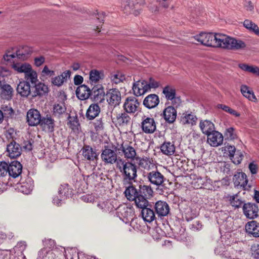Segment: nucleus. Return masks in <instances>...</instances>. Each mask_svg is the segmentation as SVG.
<instances>
[{"mask_svg":"<svg viewBox=\"0 0 259 259\" xmlns=\"http://www.w3.org/2000/svg\"><path fill=\"white\" fill-rule=\"evenodd\" d=\"M148 206H149V204L146 206L138 207L142 208L141 215L143 220L146 222L150 223L155 219V215L153 210L148 207Z\"/></svg>","mask_w":259,"mask_h":259,"instance_id":"30","label":"nucleus"},{"mask_svg":"<svg viewBox=\"0 0 259 259\" xmlns=\"http://www.w3.org/2000/svg\"><path fill=\"white\" fill-rule=\"evenodd\" d=\"M105 93L101 84L94 85L91 89V99L97 103H102L104 100Z\"/></svg>","mask_w":259,"mask_h":259,"instance_id":"11","label":"nucleus"},{"mask_svg":"<svg viewBox=\"0 0 259 259\" xmlns=\"http://www.w3.org/2000/svg\"><path fill=\"white\" fill-rule=\"evenodd\" d=\"M127 3L128 4L125 6V10L129 9L130 10L129 13H131L133 12L135 15H137L139 13V12L138 11H136L135 10H134V9L135 8L134 1H132V0H129L127 2Z\"/></svg>","mask_w":259,"mask_h":259,"instance_id":"59","label":"nucleus"},{"mask_svg":"<svg viewBox=\"0 0 259 259\" xmlns=\"http://www.w3.org/2000/svg\"><path fill=\"white\" fill-rule=\"evenodd\" d=\"M243 155L239 151H237V153L235 154L234 158H233V162L236 164H240L243 160Z\"/></svg>","mask_w":259,"mask_h":259,"instance_id":"60","label":"nucleus"},{"mask_svg":"<svg viewBox=\"0 0 259 259\" xmlns=\"http://www.w3.org/2000/svg\"><path fill=\"white\" fill-rule=\"evenodd\" d=\"M52 83L54 85L60 87L63 84L64 80L61 79L60 75H58L52 79Z\"/></svg>","mask_w":259,"mask_h":259,"instance_id":"62","label":"nucleus"},{"mask_svg":"<svg viewBox=\"0 0 259 259\" xmlns=\"http://www.w3.org/2000/svg\"><path fill=\"white\" fill-rule=\"evenodd\" d=\"M207 142L213 147H218L221 145L223 142L222 134L215 130L209 134H207Z\"/></svg>","mask_w":259,"mask_h":259,"instance_id":"14","label":"nucleus"},{"mask_svg":"<svg viewBox=\"0 0 259 259\" xmlns=\"http://www.w3.org/2000/svg\"><path fill=\"white\" fill-rule=\"evenodd\" d=\"M159 98L155 94L148 95L143 100V105L148 109H153L157 107L159 103Z\"/></svg>","mask_w":259,"mask_h":259,"instance_id":"20","label":"nucleus"},{"mask_svg":"<svg viewBox=\"0 0 259 259\" xmlns=\"http://www.w3.org/2000/svg\"><path fill=\"white\" fill-rule=\"evenodd\" d=\"M136 160L138 161V164L139 167L147 170L156 169V166L154 163L152 158L147 157H137Z\"/></svg>","mask_w":259,"mask_h":259,"instance_id":"13","label":"nucleus"},{"mask_svg":"<svg viewBox=\"0 0 259 259\" xmlns=\"http://www.w3.org/2000/svg\"><path fill=\"white\" fill-rule=\"evenodd\" d=\"M225 150L229 152V156L231 160H233L235 156L236 148L234 146L227 145L225 146Z\"/></svg>","mask_w":259,"mask_h":259,"instance_id":"61","label":"nucleus"},{"mask_svg":"<svg viewBox=\"0 0 259 259\" xmlns=\"http://www.w3.org/2000/svg\"><path fill=\"white\" fill-rule=\"evenodd\" d=\"M101 158L105 165L113 164L119 160L116 151L110 148L109 146H105L102 150Z\"/></svg>","mask_w":259,"mask_h":259,"instance_id":"4","label":"nucleus"},{"mask_svg":"<svg viewBox=\"0 0 259 259\" xmlns=\"http://www.w3.org/2000/svg\"><path fill=\"white\" fill-rule=\"evenodd\" d=\"M91 90L85 84H81L76 90L77 97L80 100H85L91 98Z\"/></svg>","mask_w":259,"mask_h":259,"instance_id":"26","label":"nucleus"},{"mask_svg":"<svg viewBox=\"0 0 259 259\" xmlns=\"http://www.w3.org/2000/svg\"><path fill=\"white\" fill-rule=\"evenodd\" d=\"M17 92L22 97L27 98L32 93L30 85L28 81H20L17 85Z\"/></svg>","mask_w":259,"mask_h":259,"instance_id":"27","label":"nucleus"},{"mask_svg":"<svg viewBox=\"0 0 259 259\" xmlns=\"http://www.w3.org/2000/svg\"><path fill=\"white\" fill-rule=\"evenodd\" d=\"M120 150L123 152L124 157L126 159H136V152L134 147L129 145H121Z\"/></svg>","mask_w":259,"mask_h":259,"instance_id":"32","label":"nucleus"},{"mask_svg":"<svg viewBox=\"0 0 259 259\" xmlns=\"http://www.w3.org/2000/svg\"><path fill=\"white\" fill-rule=\"evenodd\" d=\"M155 212L159 217L166 216L169 212V207L168 204L162 201H158L155 204Z\"/></svg>","mask_w":259,"mask_h":259,"instance_id":"23","label":"nucleus"},{"mask_svg":"<svg viewBox=\"0 0 259 259\" xmlns=\"http://www.w3.org/2000/svg\"><path fill=\"white\" fill-rule=\"evenodd\" d=\"M162 114L165 121L169 123H172L176 120L177 115L176 109L171 106L165 108Z\"/></svg>","mask_w":259,"mask_h":259,"instance_id":"28","label":"nucleus"},{"mask_svg":"<svg viewBox=\"0 0 259 259\" xmlns=\"http://www.w3.org/2000/svg\"><path fill=\"white\" fill-rule=\"evenodd\" d=\"M98 178V176L95 173L87 176L85 179L87 185L91 186L95 185L97 182V179Z\"/></svg>","mask_w":259,"mask_h":259,"instance_id":"55","label":"nucleus"},{"mask_svg":"<svg viewBox=\"0 0 259 259\" xmlns=\"http://www.w3.org/2000/svg\"><path fill=\"white\" fill-rule=\"evenodd\" d=\"M2 109L4 111V115L5 114V116L7 118H13L15 112L12 107L6 106L3 107Z\"/></svg>","mask_w":259,"mask_h":259,"instance_id":"56","label":"nucleus"},{"mask_svg":"<svg viewBox=\"0 0 259 259\" xmlns=\"http://www.w3.org/2000/svg\"><path fill=\"white\" fill-rule=\"evenodd\" d=\"M239 67L242 70L259 75V68L249 66L246 64H240Z\"/></svg>","mask_w":259,"mask_h":259,"instance_id":"48","label":"nucleus"},{"mask_svg":"<svg viewBox=\"0 0 259 259\" xmlns=\"http://www.w3.org/2000/svg\"><path fill=\"white\" fill-rule=\"evenodd\" d=\"M125 77L124 74L120 72H117L116 73L111 75L112 80L116 84L119 83L120 82L125 80Z\"/></svg>","mask_w":259,"mask_h":259,"instance_id":"52","label":"nucleus"},{"mask_svg":"<svg viewBox=\"0 0 259 259\" xmlns=\"http://www.w3.org/2000/svg\"><path fill=\"white\" fill-rule=\"evenodd\" d=\"M246 232L254 237H259V223L255 221L248 222L245 225Z\"/></svg>","mask_w":259,"mask_h":259,"instance_id":"31","label":"nucleus"},{"mask_svg":"<svg viewBox=\"0 0 259 259\" xmlns=\"http://www.w3.org/2000/svg\"><path fill=\"white\" fill-rule=\"evenodd\" d=\"M101 108L98 103H93L90 105L87 110L85 116L88 120H93L98 116Z\"/></svg>","mask_w":259,"mask_h":259,"instance_id":"24","label":"nucleus"},{"mask_svg":"<svg viewBox=\"0 0 259 259\" xmlns=\"http://www.w3.org/2000/svg\"><path fill=\"white\" fill-rule=\"evenodd\" d=\"M1 96L5 100H11L13 96V90L10 84H5L1 86Z\"/></svg>","mask_w":259,"mask_h":259,"instance_id":"34","label":"nucleus"},{"mask_svg":"<svg viewBox=\"0 0 259 259\" xmlns=\"http://www.w3.org/2000/svg\"><path fill=\"white\" fill-rule=\"evenodd\" d=\"M90 124L97 133H100L104 130L105 123L103 118H100L96 119L94 121L91 122Z\"/></svg>","mask_w":259,"mask_h":259,"instance_id":"42","label":"nucleus"},{"mask_svg":"<svg viewBox=\"0 0 259 259\" xmlns=\"http://www.w3.org/2000/svg\"><path fill=\"white\" fill-rule=\"evenodd\" d=\"M106 96L107 102L110 106L115 107L120 104L121 100V93L118 89H110Z\"/></svg>","mask_w":259,"mask_h":259,"instance_id":"6","label":"nucleus"},{"mask_svg":"<svg viewBox=\"0 0 259 259\" xmlns=\"http://www.w3.org/2000/svg\"><path fill=\"white\" fill-rule=\"evenodd\" d=\"M159 82L156 81L152 77H150L149 78V81H147V88L146 89V90L148 89L149 91H150L151 89L158 88L159 87Z\"/></svg>","mask_w":259,"mask_h":259,"instance_id":"54","label":"nucleus"},{"mask_svg":"<svg viewBox=\"0 0 259 259\" xmlns=\"http://www.w3.org/2000/svg\"><path fill=\"white\" fill-rule=\"evenodd\" d=\"M243 26L250 31L254 32L255 34L259 36L258 27L252 21L246 19L243 22Z\"/></svg>","mask_w":259,"mask_h":259,"instance_id":"44","label":"nucleus"},{"mask_svg":"<svg viewBox=\"0 0 259 259\" xmlns=\"http://www.w3.org/2000/svg\"><path fill=\"white\" fill-rule=\"evenodd\" d=\"M68 122L67 125L73 131L78 130V127L80 126V123L76 115L74 116H71L70 115L68 117Z\"/></svg>","mask_w":259,"mask_h":259,"instance_id":"46","label":"nucleus"},{"mask_svg":"<svg viewBox=\"0 0 259 259\" xmlns=\"http://www.w3.org/2000/svg\"><path fill=\"white\" fill-rule=\"evenodd\" d=\"M29 183H21L19 190L24 194H29L33 189V185L31 183V181H29Z\"/></svg>","mask_w":259,"mask_h":259,"instance_id":"50","label":"nucleus"},{"mask_svg":"<svg viewBox=\"0 0 259 259\" xmlns=\"http://www.w3.org/2000/svg\"><path fill=\"white\" fill-rule=\"evenodd\" d=\"M161 152L166 155H171L175 152V146L174 142H164L160 146Z\"/></svg>","mask_w":259,"mask_h":259,"instance_id":"36","label":"nucleus"},{"mask_svg":"<svg viewBox=\"0 0 259 259\" xmlns=\"http://www.w3.org/2000/svg\"><path fill=\"white\" fill-rule=\"evenodd\" d=\"M141 127L146 134L153 133L156 130V122L153 118L147 117L142 122Z\"/></svg>","mask_w":259,"mask_h":259,"instance_id":"17","label":"nucleus"},{"mask_svg":"<svg viewBox=\"0 0 259 259\" xmlns=\"http://www.w3.org/2000/svg\"><path fill=\"white\" fill-rule=\"evenodd\" d=\"M103 74L101 71L96 69L92 70L90 72V81L92 83H96L103 78Z\"/></svg>","mask_w":259,"mask_h":259,"instance_id":"47","label":"nucleus"},{"mask_svg":"<svg viewBox=\"0 0 259 259\" xmlns=\"http://www.w3.org/2000/svg\"><path fill=\"white\" fill-rule=\"evenodd\" d=\"M34 85V90L32 92V97L35 98L37 96L42 97L46 95L49 92V88L47 85L42 82L35 83Z\"/></svg>","mask_w":259,"mask_h":259,"instance_id":"29","label":"nucleus"},{"mask_svg":"<svg viewBox=\"0 0 259 259\" xmlns=\"http://www.w3.org/2000/svg\"><path fill=\"white\" fill-rule=\"evenodd\" d=\"M233 181L235 187H240L244 188L247 183L248 180L246 175L243 172H237L233 177Z\"/></svg>","mask_w":259,"mask_h":259,"instance_id":"25","label":"nucleus"},{"mask_svg":"<svg viewBox=\"0 0 259 259\" xmlns=\"http://www.w3.org/2000/svg\"><path fill=\"white\" fill-rule=\"evenodd\" d=\"M225 136L229 140H234L237 138V135L235 133V129L232 127H229L226 130Z\"/></svg>","mask_w":259,"mask_h":259,"instance_id":"53","label":"nucleus"},{"mask_svg":"<svg viewBox=\"0 0 259 259\" xmlns=\"http://www.w3.org/2000/svg\"><path fill=\"white\" fill-rule=\"evenodd\" d=\"M227 198H229V201L231 206L235 208H240L244 204V202L238 198V194L228 195Z\"/></svg>","mask_w":259,"mask_h":259,"instance_id":"41","label":"nucleus"},{"mask_svg":"<svg viewBox=\"0 0 259 259\" xmlns=\"http://www.w3.org/2000/svg\"><path fill=\"white\" fill-rule=\"evenodd\" d=\"M241 92L242 95L249 100L255 101L257 100L252 91L250 90L246 85H242L241 87Z\"/></svg>","mask_w":259,"mask_h":259,"instance_id":"43","label":"nucleus"},{"mask_svg":"<svg viewBox=\"0 0 259 259\" xmlns=\"http://www.w3.org/2000/svg\"><path fill=\"white\" fill-rule=\"evenodd\" d=\"M146 87L147 81L145 80H139L135 81L133 83L132 88L134 95L136 96H140L144 95L149 91L148 89L146 90Z\"/></svg>","mask_w":259,"mask_h":259,"instance_id":"18","label":"nucleus"},{"mask_svg":"<svg viewBox=\"0 0 259 259\" xmlns=\"http://www.w3.org/2000/svg\"><path fill=\"white\" fill-rule=\"evenodd\" d=\"M59 194L62 198L71 197L73 194L72 189L67 184H62L59 189Z\"/></svg>","mask_w":259,"mask_h":259,"instance_id":"40","label":"nucleus"},{"mask_svg":"<svg viewBox=\"0 0 259 259\" xmlns=\"http://www.w3.org/2000/svg\"><path fill=\"white\" fill-rule=\"evenodd\" d=\"M153 191L150 185L139 182L137 185L131 184L126 188L124 193L129 201H134L137 207L146 206L148 199L152 196Z\"/></svg>","mask_w":259,"mask_h":259,"instance_id":"1","label":"nucleus"},{"mask_svg":"<svg viewBox=\"0 0 259 259\" xmlns=\"http://www.w3.org/2000/svg\"><path fill=\"white\" fill-rule=\"evenodd\" d=\"M32 52V48L28 46H23L16 51V55L18 59L25 60L28 58L29 55H30Z\"/></svg>","mask_w":259,"mask_h":259,"instance_id":"35","label":"nucleus"},{"mask_svg":"<svg viewBox=\"0 0 259 259\" xmlns=\"http://www.w3.org/2000/svg\"><path fill=\"white\" fill-rule=\"evenodd\" d=\"M12 68L19 73H26L32 68L31 66L26 63H14Z\"/></svg>","mask_w":259,"mask_h":259,"instance_id":"39","label":"nucleus"},{"mask_svg":"<svg viewBox=\"0 0 259 259\" xmlns=\"http://www.w3.org/2000/svg\"><path fill=\"white\" fill-rule=\"evenodd\" d=\"M118 213H120L121 215L127 220H128V218L133 219L132 217L134 215V213L132 209L127 207H123V208H119Z\"/></svg>","mask_w":259,"mask_h":259,"instance_id":"49","label":"nucleus"},{"mask_svg":"<svg viewBox=\"0 0 259 259\" xmlns=\"http://www.w3.org/2000/svg\"><path fill=\"white\" fill-rule=\"evenodd\" d=\"M217 107L219 109H222L223 111L234 115L235 117H239L240 114L237 112L236 110L231 108L230 107L224 104H218Z\"/></svg>","mask_w":259,"mask_h":259,"instance_id":"51","label":"nucleus"},{"mask_svg":"<svg viewBox=\"0 0 259 259\" xmlns=\"http://www.w3.org/2000/svg\"><path fill=\"white\" fill-rule=\"evenodd\" d=\"M215 34L212 33H200L198 35L194 36L195 39L198 41L200 42L201 44L208 46H214Z\"/></svg>","mask_w":259,"mask_h":259,"instance_id":"8","label":"nucleus"},{"mask_svg":"<svg viewBox=\"0 0 259 259\" xmlns=\"http://www.w3.org/2000/svg\"><path fill=\"white\" fill-rule=\"evenodd\" d=\"M41 116L39 111L35 109H30L26 115V122L30 126L39 125L41 121Z\"/></svg>","mask_w":259,"mask_h":259,"instance_id":"7","label":"nucleus"},{"mask_svg":"<svg viewBox=\"0 0 259 259\" xmlns=\"http://www.w3.org/2000/svg\"><path fill=\"white\" fill-rule=\"evenodd\" d=\"M6 151L10 158H16L21 155L22 148L15 141H12L7 145Z\"/></svg>","mask_w":259,"mask_h":259,"instance_id":"12","label":"nucleus"},{"mask_svg":"<svg viewBox=\"0 0 259 259\" xmlns=\"http://www.w3.org/2000/svg\"><path fill=\"white\" fill-rule=\"evenodd\" d=\"M199 127L202 132L207 136L215 130L214 124L208 120H201Z\"/></svg>","mask_w":259,"mask_h":259,"instance_id":"33","label":"nucleus"},{"mask_svg":"<svg viewBox=\"0 0 259 259\" xmlns=\"http://www.w3.org/2000/svg\"><path fill=\"white\" fill-rule=\"evenodd\" d=\"M25 81L30 82L33 85L38 81L37 73L32 68L25 74Z\"/></svg>","mask_w":259,"mask_h":259,"instance_id":"45","label":"nucleus"},{"mask_svg":"<svg viewBox=\"0 0 259 259\" xmlns=\"http://www.w3.org/2000/svg\"><path fill=\"white\" fill-rule=\"evenodd\" d=\"M222 171L228 175L231 176L232 172L231 170V165L230 164L224 162V165L222 168Z\"/></svg>","mask_w":259,"mask_h":259,"instance_id":"63","label":"nucleus"},{"mask_svg":"<svg viewBox=\"0 0 259 259\" xmlns=\"http://www.w3.org/2000/svg\"><path fill=\"white\" fill-rule=\"evenodd\" d=\"M139 102L138 99L134 97H128L126 98L123 105L125 112L128 113H135L138 110Z\"/></svg>","mask_w":259,"mask_h":259,"instance_id":"9","label":"nucleus"},{"mask_svg":"<svg viewBox=\"0 0 259 259\" xmlns=\"http://www.w3.org/2000/svg\"><path fill=\"white\" fill-rule=\"evenodd\" d=\"M8 174V163L5 161L0 162V177L5 176Z\"/></svg>","mask_w":259,"mask_h":259,"instance_id":"58","label":"nucleus"},{"mask_svg":"<svg viewBox=\"0 0 259 259\" xmlns=\"http://www.w3.org/2000/svg\"><path fill=\"white\" fill-rule=\"evenodd\" d=\"M39 125L42 128L47 129L50 133H53L55 130V120L50 115L47 114L45 117H41Z\"/></svg>","mask_w":259,"mask_h":259,"instance_id":"22","label":"nucleus"},{"mask_svg":"<svg viewBox=\"0 0 259 259\" xmlns=\"http://www.w3.org/2000/svg\"><path fill=\"white\" fill-rule=\"evenodd\" d=\"M117 166L121 173L124 183L127 182L131 185L132 181H135L138 177V166L135 163L119 159Z\"/></svg>","mask_w":259,"mask_h":259,"instance_id":"3","label":"nucleus"},{"mask_svg":"<svg viewBox=\"0 0 259 259\" xmlns=\"http://www.w3.org/2000/svg\"><path fill=\"white\" fill-rule=\"evenodd\" d=\"M34 64L36 66L39 67L45 61V58L44 56H41L38 57H36L34 59Z\"/></svg>","mask_w":259,"mask_h":259,"instance_id":"64","label":"nucleus"},{"mask_svg":"<svg viewBox=\"0 0 259 259\" xmlns=\"http://www.w3.org/2000/svg\"><path fill=\"white\" fill-rule=\"evenodd\" d=\"M66 107L64 102L55 103L53 107V114L55 116L60 117L65 113Z\"/></svg>","mask_w":259,"mask_h":259,"instance_id":"38","label":"nucleus"},{"mask_svg":"<svg viewBox=\"0 0 259 259\" xmlns=\"http://www.w3.org/2000/svg\"><path fill=\"white\" fill-rule=\"evenodd\" d=\"M14 132H15L14 130L12 128H10L8 129L6 131V133L5 135H6V138L7 139L9 143H10V141H15L16 138L15 136Z\"/></svg>","mask_w":259,"mask_h":259,"instance_id":"57","label":"nucleus"},{"mask_svg":"<svg viewBox=\"0 0 259 259\" xmlns=\"http://www.w3.org/2000/svg\"><path fill=\"white\" fill-rule=\"evenodd\" d=\"M82 155L85 159L94 161L98 159V154L96 150L89 145H84L82 149Z\"/></svg>","mask_w":259,"mask_h":259,"instance_id":"21","label":"nucleus"},{"mask_svg":"<svg viewBox=\"0 0 259 259\" xmlns=\"http://www.w3.org/2000/svg\"><path fill=\"white\" fill-rule=\"evenodd\" d=\"M125 111L117 114L116 117L114 118V122L116 126L118 125L120 127H125L131 124L132 122L131 117Z\"/></svg>","mask_w":259,"mask_h":259,"instance_id":"15","label":"nucleus"},{"mask_svg":"<svg viewBox=\"0 0 259 259\" xmlns=\"http://www.w3.org/2000/svg\"><path fill=\"white\" fill-rule=\"evenodd\" d=\"M162 93L167 100L172 101V102L173 100L175 101L176 100H180L179 98H176V91L175 89L171 86L166 85L165 87L163 89Z\"/></svg>","mask_w":259,"mask_h":259,"instance_id":"37","label":"nucleus"},{"mask_svg":"<svg viewBox=\"0 0 259 259\" xmlns=\"http://www.w3.org/2000/svg\"><path fill=\"white\" fill-rule=\"evenodd\" d=\"M22 165L18 161H12L8 164V173L9 175L13 178L18 177L22 172Z\"/></svg>","mask_w":259,"mask_h":259,"instance_id":"16","label":"nucleus"},{"mask_svg":"<svg viewBox=\"0 0 259 259\" xmlns=\"http://www.w3.org/2000/svg\"><path fill=\"white\" fill-rule=\"evenodd\" d=\"M213 47H220L231 50L243 49L246 47L245 42L222 33H215Z\"/></svg>","mask_w":259,"mask_h":259,"instance_id":"2","label":"nucleus"},{"mask_svg":"<svg viewBox=\"0 0 259 259\" xmlns=\"http://www.w3.org/2000/svg\"><path fill=\"white\" fill-rule=\"evenodd\" d=\"M242 209L247 218L253 219L258 217V208L255 203L248 202L243 205Z\"/></svg>","mask_w":259,"mask_h":259,"instance_id":"10","label":"nucleus"},{"mask_svg":"<svg viewBox=\"0 0 259 259\" xmlns=\"http://www.w3.org/2000/svg\"><path fill=\"white\" fill-rule=\"evenodd\" d=\"M145 177L153 185L156 186H162L165 178L164 176L156 169H154L152 171L147 172Z\"/></svg>","mask_w":259,"mask_h":259,"instance_id":"5","label":"nucleus"},{"mask_svg":"<svg viewBox=\"0 0 259 259\" xmlns=\"http://www.w3.org/2000/svg\"><path fill=\"white\" fill-rule=\"evenodd\" d=\"M197 119L198 118L194 113L187 111L182 114L180 122L184 125L193 126L196 124Z\"/></svg>","mask_w":259,"mask_h":259,"instance_id":"19","label":"nucleus"}]
</instances>
